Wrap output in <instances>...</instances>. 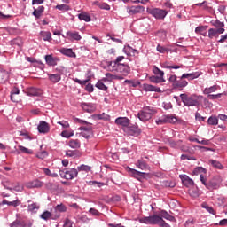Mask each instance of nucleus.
Here are the masks:
<instances>
[{
  "label": "nucleus",
  "mask_w": 227,
  "mask_h": 227,
  "mask_svg": "<svg viewBox=\"0 0 227 227\" xmlns=\"http://www.w3.org/2000/svg\"><path fill=\"white\" fill-rule=\"evenodd\" d=\"M101 66L103 67V68H105V70H107L108 72H119L125 76L130 74V67L126 64L113 66V61L104 60L101 63Z\"/></svg>",
  "instance_id": "f257e3e1"
},
{
  "label": "nucleus",
  "mask_w": 227,
  "mask_h": 227,
  "mask_svg": "<svg viewBox=\"0 0 227 227\" xmlns=\"http://www.w3.org/2000/svg\"><path fill=\"white\" fill-rule=\"evenodd\" d=\"M139 223H142L143 224H151V225H158L160 227H171L170 224L166 223L162 217L160 216V215H153L150 216H145L139 219Z\"/></svg>",
  "instance_id": "f03ea898"
},
{
  "label": "nucleus",
  "mask_w": 227,
  "mask_h": 227,
  "mask_svg": "<svg viewBox=\"0 0 227 227\" xmlns=\"http://www.w3.org/2000/svg\"><path fill=\"white\" fill-rule=\"evenodd\" d=\"M181 101L186 107H200V98H203L202 96H197L195 94L189 95L187 93L180 94Z\"/></svg>",
  "instance_id": "7ed1b4c3"
},
{
  "label": "nucleus",
  "mask_w": 227,
  "mask_h": 227,
  "mask_svg": "<svg viewBox=\"0 0 227 227\" xmlns=\"http://www.w3.org/2000/svg\"><path fill=\"white\" fill-rule=\"evenodd\" d=\"M156 113L157 111H155V109L150 106H145L138 112L137 116L140 121H148V120H152V117Z\"/></svg>",
  "instance_id": "20e7f679"
},
{
  "label": "nucleus",
  "mask_w": 227,
  "mask_h": 227,
  "mask_svg": "<svg viewBox=\"0 0 227 227\" xmlns=\"http://www.w3.org/2000/svg\"><path fill=\"white\" fill-rule=\"evenodd\" d=\"M59 175L61 178H65L66 180H74V178H77L79 175V171L77 168H67L65 170H59Z\"/></svg>",
  "instance_id": "39448f33"
},
{
  "label": "nucleus",
  "mask_w": 227,
  "mask_h": 227,
  "mask_svg": "<svg viewBox=\"0 0 227 227\" xmlns=\"http://www.w3.org/2000/svg\"><path fill=\"white\" fill-rule=\"evenodd\" d=\"M148 13L157 19L159 20H162V19H166V15H168V11L160 9V8H148Z\"/></svg>",
  "instance_id": "423d86ee"
},
{
  "label": "nucleus",
  "mask_w": 227,
  "mask_h": 227,
  "mask_svg": "<svg viewBox=\"0 0 227 227\" xmlns=\"http://www.w3.org/2000/svg\"><path fill=\"white\" fill-rule=\"evenodd\" d=\"M123 131L127 136H134L137 137L141 134V129H139V127L137 125H129V127L124 128Z\"/></svg>",
  "instance_id": "0eeeda50"
},
{
  "label": "nucleus",
  "mask_w": 227,
  "mask_h": 227,
  "mask_svg": "<svg viewBox=\"0 0 227 227\" xmlns=\"http://www.w3.org/2000/svg\"><path fill=\"white\" fill-rule=\"evenodd\" d=\"M3 185L5 189H8L9 191H16L17 192H22L23 187L19 185V183L13 184L10 181H6L3 183Z\"/></svg>",
  "instance_id": "6e6552de"
},
{
  "label": "nucleus",
  "mask_w": 227,
  "mask_h": 227,
  "mask_svg": "<svg viewBox=\"0 0 227 227\" xmlns=\"http://www.w3.org/2000/svg\"><path fill=\"white\" fill-rule=\"evenodd\" d=\"M79 130H81L80 135L82 136V137H85V139H88L91 134H93V127L90 126H82L79 128Z\"/></svg>",
  "instance_id": "1a4fd4ad"
},
{
  "label": "nucleus",
  "mask_w": 227,
  "mask_h": 227,
  "mask_svg": "<svg viewBox=\"0 0 227 227\" xmlns=\"http://www.w3.org/2000/svg\"><path fill=\"white\" fill-rule=\"evenodd\" d=\"M206 187L209 191L219 189V187H221V180L219 177L213 178L207 183V184H206Z\"/></svg>",
  "instance_id": "9d476101"
},
{
  "label": "nucleus",
  "mask_w": 227,
  "mask_h": 227,
  "mask_svg": "<svg viewBox=\"0 0 227 227\" xmlns=\"http://www.w3.org/2000/svg\"><path fill=\"white\" fill-rule=\"evenodd\" d=\"M60 214L59 213H57V214H52L49 211H44L41 215V219H43V221H49V219H53V220H56L58 218L60 217Z\"/></svg>",
  "instance_id": "9b49d317"
},
{
  "label": "nucleus",
  "mask_w": 227,
  "mask_h": 227,
  "mask_svg": "<svg viewBox=\"0 0 227 227\" xmlns=\"http://www.w3.org/2000/svg\"><path fill=\"white\" fill-rule=\"evenodd\" d=\"M37 129L40 134H48L49 130H51V126L45 121H40Z\"/></svg>",
  "instance_id": "f8f14e48"
},
{
  "label": "nucleus",
  "mask_w": 227,
  "mask_h": 227,
  "mask_svg": "<svg viewBox=\"0 0 227 227\" xmlns=\"http://www.w3.org/2000/svg\"><path fill=\"white\" fill-rule=\"evenodd\" d=\"M179 177L185 187H192L194 185V181L189 176L184 174L180 175Z\"/></svg>",
  "instance_id": "ddd939ff"
},
{
  "label": "nucleus",
  "mask_w": 227,
  "mask_h": 227,
  "mask_svg": "<svg viewBox=\"0 0 227 227\" xmlns=\"http://www.w3.org/2000/svg\"><path fill=\"white\" fill-rule=\"evenodd\" d=\"M8 79H10V73L0 67V86L6 84V82H8Z\"/></svg>",
  "instance_id": "4468645a"
},
{
  "label": "nucleus",
  "mask_w": 227,
  "mask_h": 227,
  "mask_svg": "<svg viewBox=\"0 0 227 227\" xmlns=\"http://www.w3.org/2000/svg\"><path fill=\"white\" fill-rule=\"evenodd\" d=\"M115 124L121 125V127H124V129H127L130 125V121L127 117H118L115 119Z\"/></svg>",
  "instance_id": "2eb2a0df"
},
{
  "label": "nucleus",
  "mask_w": 227,
  "mask_h": 227,
  "mask_svg": "<svg viewBox=\"0 0 227 227\" xmlns=\"http://www.w3.org/2000/svg\"><path fill=\"white\" fill-rule=\"evenodd\" d=\"M224 28H210L208 30V38H215L219 36V35H223L224 33Z\"/></svg>",
  "instance_id": "dca6fc26"
},
{
  "label": "nucleus",
  "mask_w": 227,
  "mask_h": 227,
  "mask_svg": "<svg viewBox=\"0 0 227 227\" xmlns=\"http://www.w3.org/2000/svg\"><path fill=\"white\" fill-rule=\"evenodd\" d=\"M45 61L49 67H56L59 59L58 57H53L52 55H46Z\"/></svg>",
  "instance_id": "f3484780"
},
{
  "label": "nucleus",
  "mask_w": 227,
  "mask_h": 227,
  "mask_svg": "<svg viewBox=\"0 0 227 227\" xmlns=\"http://www.w3.org/2000/svg\"><path fill=\"white\" fill-rule=\"evenodd\" d=\"M67 36L68 38V40H71L72 42L76 41L79 42L82 40V36L81 35H79V32H72V31H67Z\"/></svg>",
  "instance_id": "a211bd4d"
},
{
  "label": "nucleus",
  "mask_w": 227,
  "mask_h": 227,
  "mask_svg": "<svg viewBox=\"0 0 227 227\" xmlns=\"http://www.w3.org/2000/svg\"><path fill=\"white\" fill-rule=\"evenodd\" d=\"M81 107L85 113H95L97 107L92 103H81Z\"/></svg>",
  "instance_id": "6ab92c4d"
},
{
  "label": "nucleus",
  "mask_w": 227,
  "mask_h": 227,
  "mask_svg": "<svg viewBox=\"0 0 227 227\" xmlns=\"http://www.w3.org/2000/svg\"><path fill=\"white\" fill-rule=\"evenodd\" d=\"M29 97H40L43 93V91L40 89H36L35 87H31L27 91Z\"/></svg>",
  "instance_id": "aec40b11"
},
{
  "label": "nucleus",
  "mask_w": 227,
  "mask_h": 227,
  "mask_svg": "<svg viewBox=\"0 0 227 227\" xmlns=\"http://www.w3.org/2000/svg\"><path fill=\"white\" fill-rule=\"evenodd\" d=\"M201 75V73L200 72H193L190 74H183L181 76V79H189V81H193V79H198Z\"/></svg>",
  "instance_id": "412c9836"
},
{
  "label": "nucleus",
  "mask_w": 227,
  "mask_h": 227,
  "mask_svg": "<svg viewBox=\"0 0 227 227\" xmlns=\"http://www.w3.org/2000/svg\"><path fill=\"white\" fill-rule=\"evenodd\" d=\"M201 75V73L200 72H193L190 74H183L181 76V79H189V81H193V79H198Z\"/></svg>",
  "instance_id": "4be33fe9"
},
{
  "label": "nucleus",
  "mask_w": 227,
  "mask_h": 227,
  "mask_svg": "<svg viewBox=\"0 0 227 227\" xmlns=\"http://www.w3.org/2000/svg\"><path fill=\"white\" fill-rule=\"evenodd\" d=\"M189 194L192 198H200L201 190L198 189V186H193L189 190Z\"/></svg>",
  "instance_id": "5701e85b"
},
{
  "label": "nucleus",
  "mask_w": 227,
  "mask_h": 227,
  "mask_svg": "<svg viewBox=\"0 0 227 227\" xmlns=\"http://www.w3.org/2000/svg\"><path fill=\"white\" fill-rule=\"evenodd\" d=\"M143 90L144 91H155L156 93H160L162 91L160 88H157L153 85H150L148 83L143 84Z\"/></svg>",
  "instance_id": "b1692460"
},
{
  "label": "nucleus",
  "mask_w": 227,
  "mask_h": 227,
  "mask_svg": "<svg viewBox=\"0 0 227 227\" xmlns=\"http://www.w3.org/2000/svg\"><path fill=\"white\" fill-rule=\"evenodd\" d=\"M137 168H138V169H141L142 171H148V169H150V167L148 166L146 161H145V160H138L137 161Z\"/></svg>",
  "instance_id": "393cba45"
},
{
  "label": "nucleus",
  "mask_w": 227,
  "mask_h": 227,
  "mask_svg": "<svg viewBox=\"0 0 227 227\" xmlns=\"http://www.w3.org/2000/svg\"><path fill=\"white\" fill-rule=\"evenodd\" d=\"M59 51L61 52V54H63L64 56H67L68 58H76L77 56L75 55V52L72 51V49L62 48Z\"/></svg>",
  "instance_id": "a878e982"
},
{
  "label": "nucleus",
  "mask_w": 227,
  "mask_h": 227,
  "mask_svg": "<svg viewBox=\"0 0 227 227\" xmlns=\"http://www.w3.org/2000/svg\"><path fill=\"white\" fill-rule=\"evenodd\" d=\"M42 185H43V183L38 179L33 180V181L28 182L27 184V187L28 189H35V188H38V187H42Z\"/></svg>",
  "instance_id": "bb28decb"
},
{
  "label": "nucleus",
  "mask_w": 227,
  "mask_h": 227,
  "mask_svg": "<svg viewBox=\"0 0 227 227\" xmlns=\"http://www.w3.org/2000/svg\"><path fill=\"white\" fill-rule=\"evenodd\" d=\"M128 171L130 173L131 176H133L134 178H137V180L138 178L145 176V172H140L134 168H129Z\"/></svg>",
  "instance_id": "cd10ccee"
},
{
  "label": "nucleus",
  "mask_w": 227,
  "mask_h": 227,
  "mask_svg": "<svg viewBox=\"0 0 227 227\" xmlns=\"http://www.w3.org/2000/svg\"><path fill=\"white\" fill-rule=\"evenodd\" d=\"M40 36L44 42H51V40H52V34L49 31H41Z\"/></svg>",
  "instance_id": "c85d7f7f"
},
{
  "label": "nucleus",
  "mask_w": 227,
  "mask_h": 227,
  "mask_svg": "<svg viewBox=\"0 0 227 227\" xmlns=\"http://www.w3.org/2000/svg\"><path fill=\"white\" fill-rule=\"evenodd\" d=\"M43 12H45V7L41 5L37 9L34 10L33 15H34V17H35V19H40V17H42V13H43Z\"/></svg>",
  "instance_id": "c756f323"
},
{
  "label": "nucleus",
  "mask_w": 227,
  "mask_h": 227,
  "mask_svg": "<svg viewBox=\"0 0 227 227\" xmlns=\"http://www.w3.org/2000/svg\"><path fill=\"white\" fill-rule=\"evenodd\" d=\"M167 123H176L178 121V117L173 114H165Z\"/></svg>",
  "instance_id": "7c9ffc66"
},
{
  "label": "nucleus",
  "mask_w": 227,
  "mask_h": 227,
  "mask_svg": "<svg viewBox=\"0 0 227 227\" xmlns=\"http://www.w3.org/2000/svg\"><path fill=\"white\" fill-rule=\"evenodd\" d=\"M159 215L161 217V219H166L167 221H175L173 215H169L168 211L162 210Z\"/></svg>",
  "instance_id": "2f4dec72"
},
{
  "label": "nucleus",
  "mask_w": 227,
  "mask_h": 227,
  "mask_svg": "<svg viewBox=\"0 0 227 227\" xmlns=\"http://www.w3.org/2000/svg\"><path fill=\"white\" fill-rule=\"evenodd\" d=\"M106 77L107 78L109 82H111V81H115V80L121 81V79H123L121 75H116L111 73H106Z\"/></svg>",
  "instance_id": "473e14b6"
},
{
  "label": "nucleus",
  "mask_w": 227,
  "mask_h": 227,
  "mask_svg": "<svg viewBox=\"0 0 227 227\" xmlns=\"http://www.w3.org/2000/svg\"><path fill=\"white\" fill-rule=\"evenodd\" d=\"M78 19L80 20H84V22H91V16H90V14H88V12H82L80 14H78Z\"/></svg>",
  "instance_id": "72a5a7b5"
},
{
  "label": "nucleus",
  "mask_w": 227,
  "mask_h": 227,
  "mask_svg": "<svg viewBox=\"0 0 227 227\" xmlns=\"http://www.w3.org/2000/svg\"><path fill=\"white\" fill-rule=\"evenodd\" d=\"M149 81L151 82H153L154 84H159L160 82H166V80L164 78L155 76V75L150 76Z\"/></svg>",
  "instance_id": "f704fd0d"
},
{
  "label": "nucleus",
  "mask_w": 227,
  "mask_h": 227,
  "mask_svg": "<svg viewBox=\"0 0 227 227\" xmlns=\"http://www.w3.org/2000/svg\"><path fill=\"white\" fill-rule=\"evenodd\" d=\"M153 73L156 77H160L161 79H164V71L160 70L159 67H157V66H153Z\"/></svg>",
  "instance_id": "c9c22d12"
},
{
  "label": "nucleus",
  "mask_w": 227,
  "mask_h": 227,
  "mask_svg": "<svg viewBox=\"0 0 227 227\" xmlns=\"http://www.w3.org/2000/svg\"><path fill=\"white\" fill-rule=\"evenodd\" d=\"M211 24L216 27V29H224V22H221L219 20H212Z\"/></svg>",
  "instance_id": "e433bc0d"
},
{
  "label": "nucleus",
  "mask_w": 227,
  "mask_h": 227,
  "mask_svg": "<svg viewBox=\"0 0 227 227\" xmlns=\"http://www.w3.org/2000/svg\"><path fill=\"white\" fill-rule=\"evenodd\" d=\"M3 205H8V207H19L20 202H19V198H16L13 201H8L6 200H3Z\"/></svg>",
  "instance_id": "4c0bfd02"
},
{
  "label": "nucleus",
  "mask_w": 227,
  "mask_h": 227,
  "mask_svg": "<svg viewBox=\"0 0 227 227\" xmlns=\"http://www.w3.org/2000/svg\"><path fill=\"white\" fill-rule=\"evenodd\" d=\"M48 78L51 82H59L61 81V74H48Z\"/></svg>",
  "instance_id": "58836bf2"
},
{
  "label": "nucleus",
  "mask_w": 227,
  "mask_h": 227,
  "mask_svg": "<svg viewBox=\"0 0 227 227\" xmlns=\"http://www.w3.org/2000/svg\"><path fill=\"white\" fill-rule=\"evenodd\" d=\"M219 88V86L217 85H213L209 88H205L204 89V95H210V93H215V91H217V89Z\"/></svg>",
  "instance_id": "ea45409f"
},
{
  "label": "nucleus",
  "mask_w": 227,
  "mask_h": 227,
  "mask_svg": "<svg viewBox=\"0 0 227 227\" xmlns=\"http://www.w3.org/2000/svg\"><path fill=\"white\" fill-rule=\"evenodd\" d=\"M18 148L20 150L18 151V153H27V155H32L33 153V150L26 148L22 145H19Z\"/></svg>",
  "instance_id": "a19ab883"
},
{
  "label": "nucleus",
  "mask_w": 227,
  "mask_h": 227,
  "mask_svg": "<svg viewBox=\"0 0 227 227\" xmlns=\"http://www.w3.org/2000/svg\"><path fill=\"white\" fill-rule=\"evenodd\" d=\"M156 50L160 54H166V53L168 54V52H171V49L161 46L160 44L157 45Z\"/></svg>",
  "instance_id": "79ce46f5"
},
{
  "label": "nucleus",
  "mask_w": 227,
  "mask_h": 227,
  "mask_svg": "<svg viewBox=\"0 0 227 227\" xmlns=\"http://www.w3.org/2000/svg\"><path fill=\"white\" fill-rule=\"evenodd\" d=\"M69 146L70 148L74 149L81 148V141L77 139H72L69 141Z\"/></svg>",
  "instance_id": "37998d69"
},
{
  "label": "nucleus",
  "mask_w": 227,
  "mask_h": 227,
  "mask_svg": "<svg viewBox=\"0 0 227 227\" xmlns=\"http://www.w3.org/2000/svg\"><path fill=\"white\" fill-rule=\"evenodd\" d=\"M189 82L187 81L184 80V78H180V80H177V82L176 83V88H185Z\"/></svg>",
  "instance_id": "c03bdc74"
},
{
  "label": "nucleus",
  "mask_w": 227,
  "mask_h": 227,
  "mask_svg": "<svg viewBox=\"0 0 227 227\" xmlns=\"http://www.w3.org/2000/svg\"><path fill=\"white\" fill-rule=\"evenodd\" d=\"M195 33H197V35H202V36H205V35H207V27L203 26L197 27L195 28Z\"/></svg>",
  "instance_id": "a18cd8bd"
},
{
  "label": "nucleus",
  "mask_w": 227,
  "mask_h": 227,
  "mask_svg": "<svg viewBox=\"0 0 227 227\" xmlns=\"http://www.w3.org/2000/svg\"><path fill=\"white\" fill-rule=\"evenodd\" d=\"M201 207L202 208H205V210H207V212H208L209 214H213V215H215V211L214 210V207L208 206V204L202 203Z\"/></svg>",
  "instance_id": "49530a36"
},
{
  "label": "nucleus",
  "mask_w": 227,
  "mask_h": 227,
  "mask_svg": "<svg viewBox=\"0 0 227 227\" xmlns=\"http://www.w3.org/2000/svg\"><path fill=\"white\" fill-rule=\"evenodd\" d=\"M181 143H182V140L175 141L171 138L168 140V145L169 146H171V148H178Z\"/></svg>",
  "instance_id": "de8ad7c7"
},
{
  "label": "nucleus",
  "mask_w": 227,
  "mask_h": 227,
  "mask_svg": "<svg viewBox=\"0 0 227 227\" xmlns=\"http://www.w3.org/2000/svg\"><path fill=\"white\" fill-rule=\"evenodd\" d=\"M54 211L56 214H59L58 212H67V207L63 204H59L54 207Z\"/></svg>",
  "instance_id": "09e8293b"
},
{
  "label": "nucleus",
  "mask_w": 227,
  "mask_h": 227,
  "mask_svg": "<svg viewBox=\"0 0 227 227\" xmlns=\"http://www.w3.org/2000/svg\"><path fill=\"white\" fill-rule=\"evenodd\" d=\"M56 10H59L60 12H68L70 10V5L68 4H58L56 5Z\"/></svg>",
  "instance_id": "8fccbe9b"
},
{
  "label": "nucleus",
  "mask_w": 227,
  "mask_h": 227,
  "mask_svg": "<svg viewBox=\"0 0 227 227\" xmlns=\"http://www.w3.org/2000/svg\"><path fill=\"white\" fill-rule=\"evenodd\" d=\"M210 164L212 165L213 168H216V169H223V164L221 162L215 160H209Z\"/></svg>",
  "instance_id": "3c124183"
},
{
  "label": "nucleus",
  "mask_w": 227,
  "mask_h": 227,
  "mask_svg": "<svg viewBox=\"0 0 227 227\" xmlns=\"http://www.w3.org/2000/svg\"><path fill=\"white\" fill-rule=\"evenodd\" d=\"M124 52L128 55L130 56V54H136V52H137V50L130 47V46H127L124 48Z\"/></svg>",
  "instance_id": "603ef678"
},
{
  "label": "nucleus",
  "mask_w": 227,
  "mask_h": 227,
  "mask_svg": "<svg viewBox=\"0 0 227 227\" xmlns=\"http://www.w3.org/2000/svg\"><path fill=\"white\" fill-rule=\"evenodd\" d=\"M208 125H217L219 123V119L215 116H211L207 120Z\"/></svg>",
  "instance_id": "864d4df0"
},
{
  "label": "nucleus",
  "mask_w": 227,
  "mask_h": 227,
  "mask_svg": "<svg viewBox=\"0 0 227 227\" xmlns=\"http://www.w3.org/2000/svg\"><path fill=\"white\" fill-rule=\"evenodd\" d=\"M182 67L180 66H168V62H165V63H161V68H168V69H171L173 68L174 70H178V68H181Z\"/></svg>",
  "instance_id": "5fc2aeb1"
},
{
  "label": "nucleus",
  "mask_w": 227,
  "mask_h": 227,
  "mask_svg": "<svg viewBox=\"0 0 227 227\" xmlns=\"http://www.w3.org/2000/svg\"><path fill=\"white\" fill-rule=\"evenodd\" d=\"M39 208H40V205H38V203H32L27 207V210L29 212H35V210H38Z\"/></svg>",
  "instance_id": "6e6d98bb"
},
{
  "label": "nucleus",
  "mask_w": 227,
  "mask_h": 227,
  "mask_svg": "<svg viewBox=\"0 0 227 227\" xmlns=\"http://www.w3.org/2000/svg\"><path fill=\"white\" fill-rule=\"evenodd\" d=\"M125 59V57L124 56H119L116 58V59L112 62V67H115L117 65H123L122 63H120L121 61H123Z\"/></svg>",
  "instance_id": "4d7b16f0"
},
{
  "label": "nucleus",
  "mask_w": 227,
  "mask_h": 227,
  "mask_svg": "<svg viewBox=\"0 0 227 227\" xmlns=\"http://www.w3.org/2000/svg\"><path fill=\"white\" fill-rule=\"evenodd\" d=\"M155 122L158 124V125H166L167 122V120H166V114L162 115L161 117L158 118Z\"/></svg>",
  "instance_id": "13d9d810"
},
{
  "label": "nucleus",
  "mask_w": 227,
  "mask_h": 227,
  "mask_svg": "<svg viewBox=\"0 0 227 227\" xmlns=\"http://www.w3.org/2000/svg\"><path fill=\"white\" fill-rule=\"evenodd\" d=\"M77 171H85L86 173L91 171V167L88 165H81L77 168Z\"/></svg>",
  "instance_id": "bf43d9fd"
},
{
  "label": "nucleus",
  "mask_w": 227,
  "mask_h": 227,
  "mask_svg": "<svg viewBox=\"0 0 227 227\" xmlns=\"http://www.w3.org/2000/svg\"><path fill=\"white\" fill-rule=\"evenodd\" d=\"M96 88L98 90H102V91H107V86L102 82V81H98L96 84Z\"/></svg>",
  "instance_id": "052dcab7"
},
{
  "label": "nucleus",
  "mask_w": 227,
  "mask_h": 227,
  "mask_svg": "<svg viewBox=\"0 0 227 227\" xmlns=\"http://www.w3.org/2000/svg\"><path fill=\"white\" fill-rule=\"evenodd\" d=\"M60 136H62V137H66L67 139H68V137H72V136H74V131L64 130L61 132Z\"/></svg>",
  "instance_id": "680f3d73"
},
{
  "label": "nucleus",
  "mask_w": 227,
  "mask_h": 227,
  "mask_svg": "<svg viewBox=\"0 0 227 227\" xmlns=\"http://www.w3.org/2000/svg\"><path fill=\"white\" fill-rule=\"evenodd\" d=\"M19 93H20V90L18 88L12 89L11 92V100L12 102H17V100L13 99V95H19Z\"/></svg>",
  "instance_id": "e2e57ef3"
},
{
  "label": "nucleus",
  "mask_w": 227,
  "mask_h": 227,
  "mask_svg": "<svg viewBox=\"0 0 227 227\" xmlns=\"http://www.w3.org/2000/svg\"><path fill=\"white\" fill-rule=\"evenodd\" d=\"M98 6L100 10H111V6L106 3H99L98 4Z\"/></svg>",
  "instance_id": "0e129e2a"
},
{
  "label": "nucleus",
  "mask_w": 227,
  "mask_h": 227,
  "mask_svg": "<svg viewBox=\"0 0 227 227\" xmlns=\"http://www.w3.org/2000/svg\"><path fill=\"white\" fill-rule=\"evenodd\" d=\"M145 11V7L143 6H137L134 9L129 10V13H139V12Z\"/></svg>",
  "instance_id": "69168bd1"
},
{
  "label": "nucleus",
  "mask_w": 227,
  "mask_h": 227,
  "mask_svg": "<svg viewBox=\"0 0 227 227\" xmlns=\"http://www.w3.org/2000/svg\"><path fill=\"white\" fill-rule=\"evenodd\" d=\"M47 155H49L47 151H42V152L37 153L36 157H37V159H45V157H47Z\"/></svg>",
  "instance_id": "338daca9"
},
{
  "label": "nucleus",
  "mask_w": 227,
  "mask_h": 227,
  "mask_svg": "<svg viewBox=\"0 0 227 227\" xmlns=\"http://www.w3.org/2000/svg\"><path fill=\"white\" fill-rule=\"evenodd\" d=\"M21 227H32L33 222L20 220Z\"/></svg>",
  "instance_id": "774afa93"
}]
</instances>
